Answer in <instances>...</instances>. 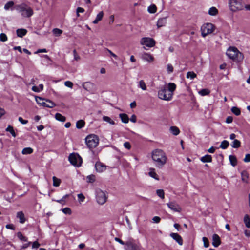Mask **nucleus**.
<instances>
[{
	"mask_svg": "<svg viewBox=\"0 0 250 250\" xmlns=\"http://www.w3.org/2000/svg\"><path fill=\"white\" fill-rule=\"evenodd\" d=\"M14 3L13 1H10L6 3L4 5V9L8 10L10 8L12 7L14 5Z\"/></svg>",
	"mask_w": 250,
	"mask_h": 250,
	"instance_id": "obj_49",
	"label": "nucleus"
},
{
	"mask_svg": "<svg viewBox=\"0 0 250 250\" xmlns=\"http://www.w3.org/2000/svg\"><path fill=\"white\" fill-rule=\"evenodd\" d=\"M157 195L161 199H163L165 198V193L163 189H158L156 190Z\"/></svg>",
	"mask_w": 250,
	"mask_h": 250,
	"instance_id": "obj_45",
	"label": "nucleus"
},
{
	"mask_svg": "<svg viewBox=\"0 0 250 250\" xmlns=\"http://www.w3.org/2000/svg\"><path fill=\"white\" fill-rule=\"evenodd\" d=\"M233 121V118L231 116H228L226 118V122L228 124L231 123Z\"/></svg>",
	"mask_w": 250,
	"mask_h": 250,
	"instance_id": "obj_64",
	"label": "nucleus"
},
{
	"mask_svg": "<svg viewBox=\"0 0 250 250\" xmlns=\"http://www.w3.org/2000/svg\"><path fill=\"white\" fill-rule=\"evenodd\" d=\"M151 158L155 166L158 168H163L168 160L165 152L161 149L153 150L151 152Z\"/></svg>",
	"mask_w": 250,
	"mask_h": 250,
	"instance_id": "obj_2",
	"label": "nucleus"
},
{
	"mask_svg": "<svg viewBox=\"0 0 250 250\" xmlns=\"http://www.w3.org/2000/svg\"><path fill=\"white\" fill-rule=\"evenodd\" d=\"M19 121L22 124L25 125L28 123L27 120H23L21 117H19L18 118Z\"/></svg>",
	"mask_w": 250,
	"mask_h": 250,
	"instance_id": "obj_62",
	"label": "nucleus"
},
{
	"mask_svg": "<svg viewBox=\"0 0 250 250\" xmlns=\"http://www.w3.org/2000/svg\"><path fill=\"white\" fill-rule=\"evenodd\" d=\"M167 23V17L161 18L158 19L157 23L158 28L165 26Z\"/></svg>",
	"mask_w": 250,
	"mask_h": 250,
	"instance_id": "obj_18",
	"label": "nucleus"
},
{
	"mask_svg": "<svg viewBox=\"0 0 250 250\" xmlns=\"http://www.w3.org/2000/svg\"><path fill=\"white\" fill-rule=\"evenodd\" d=\"M119 117L121 119V121L124 123H127L129 121V118L128 116L126 114L121 113L119 114Z\"/></svg>",
	"mask_w": 250,
	"mask_h": 250,
	"instance_id": "obj_27",
	"label": "nucleus"
},
{
	"mask_svg": "<svg viewBox=\"0 0 250 250\" xmlns=\"http://www.w3.org/2000/svg\"><path fill=\"white\" fill-rule=\"evenodd\" d=\"M147 10L150 13H155L157 11V7L155 5L152 4L148 7Z\"/></svg>",
	"mask_w": 250,
	"mask_h": 250,
	"instance_id": "obj_39",
	"label": "nucleus"
},
{
	"mask_svg": "<svg viewBox=\"0 0 250 250\" xmlns=\"http://www.w3.org/2000/svg\"><path fill=\"white\" fill-rule=\"evenodd\" d=\"M215 29L213 24L210 23H207L203 24L201 28V34L203 37L212 33Z\"/></svg>",
	"mask_w": 250,
	"mask_h": 250,
	"instance_id": "obj_7",
	"label": "nucleus"
},
{
	"mask_svg": "<svg viewBox=\"0 0 250 250\" xmlns=\"http://www.w3.org/2000/svg\"><path fill=\"white\" fill-rule=\"evenodd\" d=\"M95 180L96 178L94 175L91 174L86 177V181L87 183H93L95 182Z\"/></svg>",
	"mask_w": 250,
	"mask_h": 250,
	"instance_id": "obj_36",
	"label": "nucleus"
},
{
	"mask_svg": "<svg viewBox=\"0 0 250 250\" xmlns=\"http://www.w3.org/2000/svg\"><path fill=\"white\" fill-rule=\"evenodd\" d=\"M64 85H65V86H66L68 87H69L70 88H72L73 86V83L69 81L65 82Z\"/></svg>",
	"mask_w": 250,
	"mask_h": 250,
	"instance_id": "obj_57",
	"label": "nucleus"
},
{
	"mask_svg": "<svg viewBox=\"0 0 250 250\" xmlns=\"http://www.w3.org/2000/svg\"><path fill=\"white\" fill-rule=\"evenodd\" d=\"M36 101L37 104L40 105L45 107V105H46V100L47 99H43L40 97L36 96L35 97Z\"/></svg>",
	"mask_w": 250,
	"mask_h": 250,
	"instance_id": "obj_20",
	"label": "nucleus"
},
{
	"mask_svg": "<svg viewBox=\"0 0 250 250\" xmlns=\"http://www.w3.org/2000/svg\"><path fill=\"white\" fill-rule=\"evenodd\" d=\"M104 16V13L103 11L100 12L96 16L95 19L93 21L94 24H97L99 21H100Z\"/></svg>",
	"mask_w": 250,
	"mask_h": 250,
	"instance_id": "obj_23",
	"label": "nucleus"
},
{
	"mask_svg": "<svg viewBox=\"0 0 250 250\" xmlns=\"http://www.w3.org/2000/svg\"><path fill=\"white\" fill-rule=\"evenodd\" d=\"M199 94L201 96H206L209 94L210 91L208 89H202L198 92Z\"/></svg>",
	"mask_w": 250,
	"mask_h": 250,
	"instance_id": "obj_41",
	"label": "nucleus"
},
{
	"mask_svg": "<svg viewBox=\"0 0 250 250\" xmlns=\"http://www.w3.org/2000/svg\"><path fill=\"white\" fill-rule=\"evenodd\" d=\"M140 44L144 46V48L146 49L145 47L148 48L152 47L155 45V41L149 37H144L141 39Z\"/></svg>",
	"mask_w": 250,
	"mask_h": 250,
	"instance_id": "obj_10",
	"label": "nucleus"
},
{
	"mask_svg": "<svg viewBox=\"0 0 250 250\" xmlns=\"http://www.w3.org/2000/svg\"><path fill=\"white\" fill-rule=\"evenodd\" d=\"M69 196V195L66 194L64 196H63L62 199H61L60 200H56V202H57L59 203L62 204H64L65 202V199H66V198L68 197Z\"/></svg>",
	"mask_w": 250,
	"mask_h": 250,
	"instance_id": "obj_48",
	"label": "nucleus"
},
{
	"mask_svg": "<svg viewBox=\"0 0 250 250\" xmlns=\"http://www.w3.org/2000/svg\"><path fill=\"white\" fill-rule=\"evenodd\" d=\"M125 249L126 250H141L140 246L135 243L133 240H129L125 243Z\"/></svg>",
	"mask_w": 250,
	"mask_h": 250,
	"instance_id": "obj_11",
	"label": "nucleus"
},
{
	"mask_svg": "<svg viewBox=\"0 0 250 250\" xmlns=\"http://www.w3.org/2000/svg\"><path fill=\"white\" fill-rule=\"evenodd\" d=\"M167 205L168 208L173 211L180 212L182 210V208L180 206L174 201L167 203Z\"/></svg>",
	"mask_w": 250,
	"mask_h": 250,
	"instance_id": "obj_12",
	"label": "nucleus"
},
{
	"mask_svg": "<svg viewBox=\"0 0 250 250\" xmlns=\"http://www.w3.org/2000/svg\"><path fill=\"white\" fill-rule=\"evenodd\" d=\"M17 217L20 219L21 223H24L25 221L24 214L22 211L18 212L17 213Z\"/></svg>",
	"mask_w": 250,
	"mask_h": 250,
	"instance_id": "obj_22",
	"label": "nucleus"
},
{
	"mask_svg": "<svg viewBox=\"0 0 250 250\" xmlns=\"http://www.w3.org/2000/svg\"><path fill=\"white\" fill-rule=\"evenodd\" d=\"M85 140L86 145L90 149L95 148L99 143V137L95 134L88 135Z\"/></svg>",
	"mask_w": 250,
	"mask_h": 250,
	"instance_id": "obj_6",
	"label": "nucleus"
},
{
	"mask_svg": "<svg viewBox=\"0 0 250 250\" xmlns=\"http://www.w3.org/2000/svg\"><path fill=\"white\" fill-rule=\"evenodd\" d=\"M229 160L232 166H235L237 164V159L233 155L229 156Z\"/></svg>",
	"mask_w": 250,
	"mask_h": 250,
	"instance_id": "obj_35",
	"label": "nucleus"
},
{
	"mask_svg": "<svg viewBox=\"0 0 250 250\" xmlns=\"http://www.w3.org/2000/svg\"><path fill=\"white\" fill-rule=\"evenodd\" d=\"M78 198L79 200V202L81 203L84 201L85 199V197L82 193H80L78 194Z\"/></svg>",
	"mask_w": 250,
	"mask_h": 250,
	"instance_id": "obj_53",
	"label": "nucleus"
},
{
	"mask_svg": "<svg viewBox=\"0 0 250 250\" xmlns=\"http://www.w3.org/2000/svg\"><path fill=\"white\" fill-rule=\"evenodd\" d=\"M55 106V104L52 101L49 100H46V105H45V107L48 108H53Z\"/></svg>",
	"mask_w": 250,
	"mask_h": 250,
	"instance_id": "obj_40",
	"label": "nucleus"
},
{
	"mask_svg": "<svg viewBox=\"0 0 250 250\" xmlns=\"http://www.w3.org/2000/svg\"><path fill=\"white\" fill-rule=\"evenodd\" d=\"M53 185L54 187H59L61 184V180L55 176L53 177Z\"/></svg>",
	"mask_w": 250,
	"mask_h": 250,
	"instance_id": "obj_33",
	"label": "nucleus"
},
{
	"mask_svg": "<svg viewBox=\"0 0 250 250\" xmlns=\"http://www.w3.org/2000/svg\"><path fill=\"white\" fill-rule=\"evenodd\" d=\"M228 5L232 12H237L244 10V5L242 0H229Z\"/></svg>",
	"mask_w": 250,
	"mask_h": 250,
	"instance_id": "obj_5",
	"label": "nucleus"
},
{
	"mask_svg": "<svg viewBox=\"0 0 250 250\" xmlns=\"http://www.w3.org/2000/svg\"><path fill=\"white\" fill-rule=\"evenodd\" d=\"M55 118L57 120L62 122H65L66 120V118L64 116L58 113L55 114Z\"/></svg>",
	"mask_w": 250,
	"mask_h": 250,
	"instance_id": "obj_31",
	"label": "nucleus"
},
{
	"mask_svg": "<svg viewBox=\"0 0 250 250\" xmlns=\"http://www.w3.org/2000/svg\"><path fill=\"white\" fill-rule=\"evenodd\" d=\"M197 77V75L193 71H189L187 73L186 77L188 79L193 80Z\"/></svg>",
	"mask_w": 250,
	"mask_h": 250,
	"instance_id": "obj_34",
	"label": "nucleus"
},
{
	"mask_svg": "<svg viewBox=\"0 0 250 250\" xmlns=\"http://www.w3.org/2000/svg\"><path fill=\"white\" fill-rule=\"evenodd\" d=\"M176 88V84L173 83H169L167 85L161 86L158 91V98L167 101H170L173 97Z\"/></svg>",
	"mask_w": 250,
	"mask_h": 250,
	"instance_id": "obj_1",
	"label": "nucleus"
},
{
	"mask_svg": "<svg viewBox=\"0 0 250 250\" xmlns=\"http://www.w3.org/2000/svg\"><path fill=\"white\" fill-rule=\"evenodd\" d=\"M170 237L175 240L180 245H183V239L181 236L176 233H171Z\"/></svg>",
	"mask_w": 250,
	"mask_h": 250,
	"instance_id": "obj_16",
	"label": "nucleus"
},
{
	"mask_svg": "<svg viewBox=\"0 0 250 250\" xmlns=\"http://www.w3.org/2000/svg\"><path fill=\"white\" fill-rule=\"evenodd\" d=\"M124 146L128 150L131 148L130 144L128 142H125V143H124Z\"/></svg>",
	"mask_w": 250,
	"mask_h": 250,
	"instance_id": "obj_60",
	"label": "nucleus"
},
{
	"mask_svg": "<svg viewBox=\"0 0 250 250\" xmlns=\"http://www.w3.org/2000/svg\"><path fill=\"white\" fill-rule=\"evenodd\" d=\"M96 198L97 203L100 205L104 204L107 200L105 193L101 189H97L96 191Z\"/></svg>",
	"mask_w": 250,
	"mask_h": 250,
	"instance_id": "obj_9",
	"label": "nucleus"
},
{
	"mask_svg": "<svg viewBox=\"0 0 250 250\" xmlns=\"http://www.w3.org/2000/svg\"><path fill=\"white\" fill-rule=\"evenodd\" d=\"M244 161L245 162H250V154H247L246 155L244 159Z\"/></svg>",
	"mask_w": 250,
	"mask_h": 250,
	"instance_id": "obj_63",
	"label": "nucleus"
},
{
	"mask_svg": "<svg viewBox=\"0 0 250 250\" xmlns=\"http://www.w3.org/2000/svg\"><path fill=\"white\" fill-rule=\"evenodd\" d=\"M167 70L168 74H170L173 71V67L171 64H168L167 66Z\"/></svg>",
	"mask_w": 250,
	"mask_h": 250,
	"instance_id": "obj_51",
	"label": "nucleus"
},
{
	"mask_svg": "<svg viewBox=\"0 0 250 250\" xmlns=\"http://www.w3.org/2000/svg\"><path fill=\"white\" fill-rule=\"evenodd\" d=\"M148 175L151 177L155 179V180H159V176L155 172V169L154 168H150L149 169Z\"/></svg>",
	"mask_w": 250,
	"mask_h": 250,
	"instance_id": "obj_19",
	"label": "nucleus"
},
{
	"mask_svg": "<svg viewBox=\"0 0 250 250\" xmlns=\"http://www.w3.org/2000/svg\"><path fill=\"white\" fill-rule=\"evenodd\" d=\"M200 160L203 163L211 162L212 157L211 156V155H206L200 158Z\"/></svg>",
	"mask_w": 250,
	"mask_h": 250,
	"instance_id": "obj_26",
	"label": "nucleus"
},
{
	"mask_svg": "<svg viewBox=\"0 0 250 250\" xmlns=\"http://www.w3.org/2000/svg\"><path fill=\"white\" fill-rule=\"evenodd\" d=\"M73 55H74V59L75 60L78 61L80 59V57L79 55L77 54L76 50H74L73 51Z\"/></svg>",
	"mask_w": 250,
	"mask_h": 250,
	"instance_id": "obj_56",
	"label": "nucleus"
},
{
	"mask_svg": "<svg viewBox=\"0 0 250 250\" xmlns=\"http://www.w3.org/2000/svg\"><path fill=\"white\" fill-rule=\"evenodd\" d=\"M229 145V142L228 141L224 140L221 142L220 147L222 149H225L228 147Z\"/></svg>",
	"mask_w": 250,
	"mask_h": 250,
	"instance_id": "obj_38",
	"label": "nucleus"
},
{
	"mask_svg": "<svg viewBox=\"0 0 250 250\" xmlns=\"http://www.w3.org/2000/svg\"><path fill=\"white\" fill-rule=\"evenodd\" d=\"M170 132L174 135L177 136L180 133V130L176 126H172L169 128Z\"/></svg>",
	"mask_w": 250,
	"mask_h": 250,
	"instance_id": "obj_21",
	"label": "nucleus"
},
{
	"mask_svg": "<svg viewBox=\"0 0 250 250\" xmlns=\"http://www.w3.org/2000/svg\"><path fill=\"white\" fill-rule=\"evenodd\" d=\"M152 220H153V222H154L155 223H158L160 222V221L161 220V218L158 216H154L152 218Z\"/></svg>",
	"mask_w": 250,
	"mask_h": 250,
	"instance_id": "obj_61",
	"label": "nucleus"
},
{
	"mask_svg": "<svg viewBox=\"0 0 250 250\" xmlns=\"http://www.w3.org/2000/svg\"><path fill=\"white\" fill-rule=\"evenodd\" d=\"M203 241L204 242V246L205 247L207 248L209 246V242L207 238L204 237L203 238Z\"/></svg>",
	"mask_w": 250,
	"mask_h": 250,
	"instance_id": "obj_55",
	"label": "nucleus"
},
{
	"mask_svg": "<svg viewBox=\"0 0 250 250\" xmlns=\"http://www.w3.org/2000/svg\"><path fill=\"white\" fill-rule=\"evenodd\" d=\"M43 89V85L42 84H40L38 86H33L32 87V90L36 92H40L42 91Z\"/></svg>",
	"mask_w": 250,
	"mask_h": 250,
	"instance_id": "obj_30",
	"label": "nucleus"
},
{
	"mask_svg": "<svg viewBox=\"0 0 250 250\" xmlns=\"http://www.w3.org/2000/svg\"><path fill=\"white\" fill-rule=\"evenodd\" d=\"M141 58L144 61L148 62H153L154 60V58L151 54L146 52H144L142 54Z\"/></svg>",
	"mask_w": 250,
	"mask_h": 250,
	"instance_id": "obj_14",
	"label": "nucleus"
},
{
	"mask_svg": "<svg viewBox=\"0 0 250 250\" xmlns=\"http://www.w3.org/2000/svg\"><path fill=\"white\" fill-rule=\"evenodd\" d=\"M221 243L220 238L219 236L216 234H214L212 236V245L214 247H218Z\"/></svg>",
	"mask_w": 250,
	"mask_h": 250,
	"instance_id": "obj_17",
	"label": "nucleus"
},
{
	"mask_svg": "<svg viewBox=\"0 0 250 250\" xmlns=\"http://www.w3.org/2000/svg\"><path fill=\"white\" fill-rule=\"evenodd\" d=\"M138 87L142 90L145 91L147 89V86L144 80H140L138 83Z\"/></svg>",
	"mask_w": 250,
	"mask_h": 250,
	"instance_id": "obj_25",
	"label": "nucleus"
},
{
	"mask_svg": "<svg viewBox=\"0 0 250 250\" xmlns=\"http://www.w3.org/2000/svg\"><path fill=\"white\" fill-rule=\"evenodd\" d=\"M103 120L109 123L110 125H114L115 124V122L109 117L106 116H104L103 117Z\"/></svg>",
	"mask_w": 250,
	"mask_h": 250,
	"instance_id": "obj_29",
	"label": "nucleus"
},
{
	"mask_svg": "<svg viewBox=\"0 0 250 250\" xmlns=\"http://www.w3.org/2000/svg\"><path fill=\"white\" fill-rule=\"evenodd\" d=\"M0 40L2 42H5L7 40V37L4 33L0 34Z\"/></svg>",
	"mask_w": 250,
	"mask_h": 250,
	"instance_id": "obj_54",
	"label": "nucleus"
},
{
	"mask_svg": "<svg viewBox=\"0 0 250 250\" xmlns=\"http://www.w3.org/2000/svg\"><path fill=\"white\" fill-rule=\"evenodd\" d=\"M83 87L89 92H94L96 90L95 84L90 82H84L82 84Z\"/></svg>",
	"mask_w": 250,
	"mask_h": 250,
	"instance_id": "obj_13",
	"label": "nucleus"
},
{
	"mask_svg": "<svg viewBox=\"0 0 250 250\" xmlns=\"http://www.w3.org/2000/svg\"><path fill=\"white\" fill-rule=\"evenodd\" d=\"M241 175H242V180L244 181H245L246 178H248V175H247V172L246 171H243L241 173Z\"/></svg>",
	"mask_w": 250,
	"mask_h": 250,
	"instance_id": "obj_59",
	"label": "nucleus"
},
{
	"mask_svg": "<svg viewBox=\"0 0 250 250\" xmlns=\"http://www.w3.org/2000/svg\"><path fill=\"white\" fill-rule=\"evenodd\" d=\"M33 152V150L31 147H26L22 149V154L23 155H27L31 154Z\"/></svg>",
	"mask_w": 250,
	"mask_h": 250,
	"instance_id": "obj_32",
	"label": "nucleus"
},
{
	"mask_svg": "<svg viewBox=\"0 0 250 250\" xmlns=\"http://www.w3.org/2000/svg\"><path fill=\"white\" fill-rule=\"evenodd\" d=\"M240 146V142L238 140H234L232 142L231 146L233 148H238Z\"/></svg>",
	"mask_w": 250,
	"mask_h": 250,
	"instance_id": "obj_43",
	"label": "nucleus"
},
{
	"mask_svg": "<svg viewBox=\"0 0 250 250\" xmlns=\"http://www.w3.org/2000/svg\"><path fill=\"white\" fill-rule=\"evenodd\" d=\"M40 246V243L38 241H36L32 243V249L38 248Z\"/></svg>",
	"mask_w": 250,
	"mask_h": 250,
	"instance_id": "obj_58",
	"label": "nucleus"
},
{
	"mask_svg": "<svg viewBox=\"0 0 250 250\" xmlns=\"http://www.w3.org/2000/svg\"><path fill=\"white\" fill-rule=\"evenodd\" d=\"M84 125V122L82 120H80L77 121L76 123V127L77 128L80 129L83 127Z\"/></svg>",
	"mask_w": 250,
	"mask_h": 250,
	"instance_id": "obj_46",
	"label": "nucleus"
},
{
	"mask_svg": "<svg viewBox=\"0 0 250 250\" xmlns=\"http://www.w3.org/2000/svg\"><path fill=\"white\" fill-rule=\"evenodd\" d=\"M15 8L24 17H30L33 14V9L24 3L16 5Z\"/></svg>",
	"mask_w": 250,
	"mask_h": 250,
	"instance_id": "obj_4",
	"label": "nucleus"
},
{
	"mask_svg": "<svg viewBox=\"0 0 250 250\" xmlns=\"http://www.w3.org/2000/svg\"><path fill=\"white\" fill-rule=\"evenodd\" d=\"M226 55L235 62H241L244 59L243 54L235 47H230L228 48L226 52Z\"/></svg>",
	"mask_w": 250,
	"mask_h": 250,
	"instance_id": "obj_3",
	"label": "nucleus"
},
{
	"mask_svg": "<svg viewBox=\"0 0 250 250\" xmlns=\"http://www.w3.org/2000/svg\"><path fill=\"white\" fill-rule=\"evenodd\" d=\"M95 167L96 171L99 173L104 171L106 169V166L100 162H97L95 164Z\"/></svg>",
	"mask_w": 250,
	"mask_h": 250,
	"instance_id": "obj_15",
	"label": "nucleus"
},
{
	"mask_svg": "<svg viewBox=\"0 0 250 250\" xmlns=\"http://www.w3.org/2000/svg\"><path fill=\"white\" fill-rule=\"evenodd\" d=\"M27 32V30L25 29H18L16 31L17 36L21 38L25 36Z\"/></svg>",
	"mask_w": 250,
	"mask_h": 250,
	"instance_id": "obj_24",
	"label": "nucleus"
},
{
	"mask_svg": "<svg viewBox=\"0 0 250 250\" xmlns=\"http://www.w3.org/2000/svg\"><path fill=\"white\" fill-rule=\"evenodd\" d=\"M231 111L236 116H239L241 113L240 109L237 107H232L231 108Z\"/></svg>",
	"mask_w": 250,
	"mask_h": 250,
	"instance_id": "obj_44",
	"label": "nucleus"
},
{
	"mask_svg": "<svg viewBox=\"0 0 250 250\" xmlns=\"http://www.w3.org/2000/svg\"><path fill=\"white\" fill-rule=\"evenodd\" d=\"M52 32L53 33L57 36H60L62 33V31L58 28H54Z\"/></svg>",
	"mask_w": 250,
	"mask_h": 250,
	"instance_id": "obj_50",
	"label": "nucleus"
},
{
	"mask_svg": "<svg viewBox=\"0 0 250 250\" xmlns=\"http://www.w3.org/2000/svg\"><path fill=\"white\" fill-rule=\"evenodd\" d=\"M69 161L70 163L76 166L80 167L82 163V158L77 153H72L69 156Z\"/></svg>",
	"mask_w": 250,
	"mask_h": 250,
	"instance_id": "obj_8",
	"label": "nucleus"
},
{
	"mask_svg": "<svg viewBox=\"0 0 250 250\" xmlns=\"http://www.w3.org/2000/svg\"><path fill=\"white\" fill-rule=\"evenodd\" d=\"M244 222L246 226L249 228H250V218L248 215H246L244 218Z\"/></svg>",
	"mask_w": 250,
	"mask_h": 250,
	"instance_id": "obj_37",
	"label": "nucleus"
},
{
	"mask_svg": "<svg viewBox=\"0 0 250 250\" xmlns=\"http://www.w3.org/2000/svg\"><path fill=\"white\" fill-rule=\"evenodd\" d=\"M218 13V10L215 7H211L208 10V14L211 16H216Z\"/></svg>",
	"mask_w": 250,
	"mask_h": 250,
	"instance_id": "obj_28",
	"label": "nucleus"
},
{
	"mask_svg": "<svg viewBox=\"0 0 250 250\" xmlns=\"http://www.w3.org/2000/svg\"><path fill=\"white\" fill-rule=\"evenodd\" d=\"M17 237L21 241H27V238L25 236H23L22 235V234L19 232L17 233Z\"/></svg>",
	"mask_w": 250,
	"mask_h": 250,
	"instance_id": "obj_47",
	"label": "nucleus"
},
{
	"mask_svg": "<svg viewBox=\"0 0 250 250\" xmlns=\"http://www.w3.org/2000/svg\"><path fill=\"white\" fill-rule=\"evenodd\" d=\"M6 131L10 132L14 137L16 136V134L14 130L13 127L12 126L8 125V127L6 128Z\"/></svg>",
	"mask_w": 250,
	"mask_h": 250,
	"instance_id": "obj_42",
	"label": "nucleus"
},
{
	"mask_svg": "<svg viewBox=\"0 0 250 250\" xmlns=\"http://www.w3.org/2000/svg\"><path fill=\"white\" fill-rule=\"evenodd\" d=\"M62 211L65 214H71V210L69 208H65L62 209Z\"/></svg>",
	"mask_w": 250,
	"mask_h": 250,
	"instance_id": "obj_52",
	"label": "nucleus"
}]
</instances>
